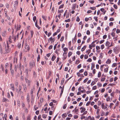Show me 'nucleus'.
Listing matches in <instances>:
<instances>
[{"label":"nucleus","mask_w":120,"mask_h":120,"mask_svg":"<svg viewBox=\"0 0 120 120\" xmlns=\"http://www.w3.org/2000/svg\"><path fill=\"white\" fill-rule=\"evenodd\" d=\"M25 80L26 82L28 83V85L30 84V81L28 80L27 78H25Z\"/></svg>","instance_id":"f8f14e48"},{"label":"nucleus","mask_w":120,"mask_h":120,"mask_svg":"<svg viewBox=\"0 0 120 120\" xmlns=\"http://www.w3.org/2000/svg\"><path fill=\"white\" fill-rule=\"evenodd\" d=\"M88 2L89 3H90L91 4H92L94 3V0H89L88 1Z\"/></svg>","instance_id":"2f4dec72"},{"label":"nucleus","mask_w":120,"mask_h":120,"mask_svg":"<svg viewBox=\"0 0 120 120\" xmlns=\"http://www.w3.org/2000/svg\"><path fill=\"white\" fill-rule=\"evenodd\" d=\"M2 101L3 102H5L6 103L7 102H8L9 101L8 99L4 97L3 98Z\"/></svg>","instance_id":"39448f33"},{"label":"nucleus","mask_w":120,"mask_h":120,"mask_svg":"<svg viewBox=\"0 0 120 120\" xmlns=\"http://www.w3.org/2000/svg\"><path fill=\"white\" fill-rule=\"evenodd\" d=\"M101 73L100 71L99 72L98 74V77L99 78L101 77Z\"/></svg>","instance_id":"7c9ffc66"},{"label":"nucleus","mask_w":120,"mask_h":120,"mask_svg":"<svg viewBox=\"0 0 120 120\" xmlns=\"http://www.w3.org/2000/svg\"><path fill=\"white\" fill-rule=\"evenodd\" d=\"M112 52V49H110L108 53L111 54Z\"/></svg>","instance_id":"0e129e2a"},{"label":"nucleus","mask_w":120,"mask_h":120,"mask_svg":"<svg viewBox=\"0 0 120 120\" xmlns=\"http://www.w3.org/2000/svg\"><path fill=\"white\" fill-rule=\"evenodd\" d=\"M77 74L78 77L80 76L83 77H84V76L83 74H80L79 72L77 73Z\"/></svg>","instance_id":"9d476101"},{"label":"nucleus","mask_w":120,"mask_h":120,"mask_svg":"<svg viewBox=\"0 0 120 120\" xmlns=\"http://www.w3.org/2000/svg\"><path fill=\"white\" fill-rule=\"evenodd\" d=\"M101 107L102 109H106V110H107L108 109L107 107L106 106H105L104 103H102V104Z\"/></svg>","instance_id":"20e7f679"},{"label":"nucleus","mask_w":120,"mask_h":120,"mask_svg":"<svg viewBox=\"0 0 120 120\" xmlns=\"http://www.w3.org/2000/svg\"><path fill=\"white\" fill-rule=\"evenodd\" d=\"M96 49L98 50H99L100 49V48L99 46H97L96 47Z\"/></svg>","instance_id":"338daca9"},{"label":"nucleus","mask_w":120,"mask_h":120,"mask_svg":"<svg viewBox=\"0 0 120 120\" xmlns=\"http://www.w3.org/2000/svg\"><path fill=\"white\" fill-rule=\"evenodd\" d=\"M36 19V16H34L33 17V20L34 21V22Z\"/></svg>","instance_id":"79ce46f5"},{"label":"nucleus","mask_w":120,"mask_h":120,"mask_svg":"<svg viewBox=\"0 0 120 120\" xmlns=\"http://www.w3.org/2000/svg\"><path fill=\"white\" fill-rule=\"evenodd\" d=\"M0 52L1 54L4 53V51H3V49L2 48L0 49Z\"/></svg>","instance_id":"58836bf2"},{"label":"nucleus","mask_w":120,"mask_h":120,"mask_svg":"<svg viewBox=\"0 0 120 120\" xmlns=\"http://www.w3.org/2000/svg\"><path fill=\"white\" fill-rule=\"evenodd\" d=\"M107 37V35H106L105 34L103 36V39H106Z\"/></svg>","instance_id":"6e6d98bb"},{"label":"nucleus","mask_w":120,"mask_h":120,"mask_svg":"<svg viewBox=\"0 0 120 120\" xmlns=\"http://www.w3.org/2000/svg\"><path fill=\"white\" fill-rule=\"evenodd\" d=\"M84 75L85 76H86L87 75V72L86 71L84 73Z\"/></svg>","instance_id":"680f3d73"},{"label":"nucleus","mask_w":120,"mask_h":120,"mask_svg":"<svg viewBox=\"0 0 120 120\" xmlns=\"http://www.w3.org/2000/svg\"><path fill=\"white\" fill-rule=\"evenodd\" d=\"M25 48L26 49H27L28 51L29 50V46L28 45H27V43H25Z\"/></svg>","instance_id":"6e6552de"},{"label":"nucleus","mask_w":120,"mask_h":120,"mask_svg":"<svg viewBox=\"0 0 120 120\" xmlns=\"http://www.w3.org/2000/svg\"><path fill=\"white\" fill-rule=\"evenodd\" d=\"M64 89H61V93H60V97H61V96L62 95V94H63V91H64Z\"/></svg>","instance_id":"393cba45"},{"label":"nucleus","mask_w":120,"mask_h":120,"mask_svg":"<svg viewBox=\"0 0 120 120\" xmlns=\"http://www.w3.org/2000/svg\"><path fill=\"white\" fill-rule=\"evenodd\" d=\"M27 120H30V115H29L27 116Z\"/></svg>","instance_id":"13d9d810"},{"label":"nucleus","mask_w":120,"mask_h":120,"mask_svg":"<svg viewBox=\"0 0 120 120\" xmlns=\"http://www.w3.org/2000/svg\"><path fill=\"white\" fill-rule=\"evenodd\" d=\"M35 65V63L34 61H32L30 63V67L31 68H32L34 65Z\"/></svg>","instance_id":"7ed1b4c3"},{"label":"nucleus","mask_w":120,"mask_h":120,"mask_svg":"<svg viewBox=\"0 0 120 120\" xmlns=\"http://www.w3.org/2000/svg\"><path fill=\"white\" fill-rule=\"evenodd\" d=\"M35 25L37 27L38 29L39 30L40 29L41 27H39L38 24V21L37 20H36V22L35 23Z\"/></svg>","instance_id":"423d86ee"},{"label":"nucleus","mask_w":120,"mask_h":120,"mask_svg":"<svg viewBox=\"0 0 120 120\" xmlns=\"http://www.w3.org/2000/svg\"><path fill=\"white\" fill-rule=\"evenodd\" d=\"M6 33V31H4V32L2 33V36H6L5 34Z\"/></svg>","instance_id":"b1692460"},{"label":"nucleus","mask_w":120,"mask_h":120,"mask_svg":"<svg viewBox=\"0 0 120 120\" xmlns=\"http://www.w3.org/2000/svg\"><path fill=\"white\" fill-rule=\"evenodd\" d=\"M40 56L39 55H38V57L37 58V60L38 62L39 61L40 59Z\"/></svg>","instance_id":"473e14b6"},{"label":"nucleus","mask_w":120,"mask_h":120,"mask_svg":"<svg viewBox=\"0 0 120 120\" xmlns=\"http://www.w3.org/2000/svg\"><path fill=\"white\" fill-rule=\"evenodd\" d=\"M10 71L12 75H14V71L13 70H12L11 68L10 69Z\"/></svg>","instance_id":"cd10ccee"},{"label":"nucleus","mask_w":120,"mask_h":120,"mask_svg":"<svg viewBox=\"0 0 120 120\" xmlns=\"http://www.w3.org/2000/svg\"><path fill=\"white\" fill-rule=\"evenodd\" d=\"M86 45H85L81 49V51L82 52L86 48Z\"/></svg>","instance_id":"2eb2a0df"},{"label":"nucleus","mask_w":120,"mask_h":120,"mask_svg":"<svg viewBox=\"0 0 120 120\" xmlns=\"http://www.w3.org/2000/svg\"><path fill=\"white\" fill-rule=\"evenodd\" d=\"M108 68H106L104 69V71L106 73L108 72Z\"/></svg>","instance_id":"c756f323"},{"label":"nucleus","mask_w":120,"mask_h":120,"mask_svg":"<svg viewBox=\"0 0 120 120\" xmlns=\"http://www.w3.org/2000/svg\"><path fill=\"white\" fill-rule=\"evenodd\" d=\"M26 99L28 103H29L30 102V100L29 98V94H28L27 95Z\"/></svg>","instance_id":"9b49d317"},{"label":"nucleus","mask_w":120,"mask_h":120,"mask_svg":"<svg viewBox=\"0 0 120 120\" xmlns=\"http://www.w3.org/2000/svg\"><path fill=\"white\" fill-rule=\"evenodd\" d=\"M49 40H50L51 41L52 40H53V42H54L55 40L54 38H53L52 37H51L50 38H49Z\"/></svg>","instance_id":"5701e85b"},{"label":"nucleus","mask_w":120,"mask_h":120,"mask_svg":"<svg viewBox=\"0 0 120 120\" xmlns=\"http://www.w3.org/2000/svg\"><path fill=\"white\" fill-rule=\"evenodd\" d=\"M90 8L91 9L93 10H95L96 9V8L95 7H90Z\"/></svg>","instance_id":"37998d69"},{"label":"nucleus","mask_w":120,"mask_h":120,"mask_svg":"<svg viewBox=\"0 0 120 120\" xmlns=\"http://www.w3.org/2000/svg\"><path fill=\"white\" fill-rule=\"evenodd\" d=\"M97 85L99 87H101L102 86V84L100 83H98L97 84Z\"/></svg>","instance_id":"a19ab883"},{"label":"nucleus","mask_w":120,"mask_h":120,"mask_svg":"<svg viewBox=\"0 0 120 120\" xmlns=\"http://www.w3.org/2000/svg\"><path fill=\"white\" fill-rule=\"evenodd\" d=\"M120 30L119 29H117L116 30V33L117 34H119L120 33Z\"/></svg>","instance_id":"3c124183"},{"label":"nucleus","mask_w":120,"mask_h":120,"mask_svg":"<svg viewBox=\"0 0 120 120\" xmlns=\"http://www.w3.org/2000/svg\"><path fill=\"white\" fill-rule=\"evenodd\" d=\"M90 101H89L88 102H87L86 104V106H88L90 105Z\"/></svg>","instance_id":"4d7b16f0"},{"label":"nucleus","mask_w":120,"mask_h":120,"mask_svg":"<svg viewBox=\"0 0 120 120\" xmlns=\"http://www.w3.org/2000/svg\"><path fill=\"white\" fill-rule=\"evenodd\" d=\"M64 79L63 78L62 79L61 81V85H63V83H64Z\"/></svg>","instance_id":"aec40b11"},{"label":"nucleus","mask_w":120,"mask_h":120,"mask_svg":"<svg viewBox=\"0 0 120 120\" xmlns=\"http://www.w3.org/2000/svg\"><path fill=\"white\" fill-rule=\"evenodd\" d=\"M87 61L89 62H91L92 61V59L90 58H89L87 60Z\"/></svg>","instance_id":"de8ad7c7"},{"label":"nucleus","mask_w":120,"mask_h":120,"mask_svg":"<svg viewBox=\"0 0 120 120\" xmlns=\"http://www.w3.org/2000/svg\"><path fill=\"white\" fill-rule=\"evenodd\" d=\"M76 4H74L73 5V6L72 8V10H75L76 8Z\"/></svg>","instance_id":"ddd939ff"},{"label":"nucleus","mask_w":120,"mask_h":120,"mask_svg":"<svg viewBox=\"0 0 120 120\" xmlns=\"http://www.w3.org/2000/svg\"><path fill=\"white\" fill-rule=\"evenodd\" d=\"M20 65H19V64H18L17 65V66L16 67V66H15V70H16V69H17V68H20Z\"/></svg>","instance_id":"72a5a7b5"},{"label":"nucleus","mask_w":120,"mask_h":120,"mask_svg":"<svg viewBox=\"0 0 120 120\" xmlns=\"http://www.w3.org/2000/svg\"><path fill=\"white\" fill-rule=\"evenodd\" d=\"M42 18L45 20H46L47 17L46 16H44L43 15H42Z\"/></svg>","instance_id":"a878e982"},{"label":"nucleus","mask_w":120,"mask_h":120,"mask_svg":"<svg viewBox=\"0 0 120 120\" xmlns=\"http://www.w3.org/2000/svg\"><path fill=\"white\" fill-rule=\"evenodd\" d=\"M110 43L109 41H107L105 44V45L106 46H108L110 44Z\"/></svg>","instance_id":"a211bd4d"},{"label":"nucleus","mask_w":120,"mask_h":120,"mask_svg":"<svg viewBox=\"0 0 120 120\" xmlns=\"http://www.w3.org/2000/svg\"><path fill=\"white\" fill-rule=\"evenodd\" d=\"M76 35L75 37L73 39H72V42L74 44L76 41Z\"/></svg>","instance_id":"1a4fd4ad"},{"label":"nucleus","mask_w":120,"mask_h":120,"mask_svg":"<svg viewBox=\"0 0 120 120\" xmlns=\"http://www.w3.org/2000/svg\"><path fill=\"white\" fill-rule=\"evenodd\" d=\"M64 5L63 4L60 5L59 7V9H60L61 8H63L64 7Z\"/></svg>","instance_id":"c9c22d12"},{"label":"nucleus","mask_w":120,"mask_h":120,"mask_svg":"<svg viewBox=\"0 0 120 120\" xmlns=\"http://www.w3.org/2000/svg\"><path fill=\"white\" fill-rule=\"evenodd\" d=\"M22 86H23L24 91L26 92L27 90V88L26 85L25 84H23Z\"/></svg>","instance_id":"0eeeda50"},{"label":"nucleus","mask_w":120,"mask_h":120,"mask_svg":"<svg viewBox=\"0 0 120 120\" xmlns=\"http://www.w3.org/2000/svg\"><path fill=\"white\" fill-rule=\"evenodd\" d=\"M56 58V56H54V55H53L52 57L51 58V60L52 61H53Z\"/></svg>","instance_id":"dca6fc26"},{"label":"nucleus","mask_w":120,"mask_h":120,"mask_svg":"<svg viewBox=\"0 0 120 120\" xmlns=\"http://www.w3.org/2000/svg\"><path fill=\"white\" fill-rule=\"evenodd\" d=\"M97 89V86H94L92 87V89L93 90H95Z\"/></svg>","instance_id":"8fccbe9b"},{"label":"nucleus","mask_w":120,"mask_h":120,"mask_svg":"<svg viewBox=\"0 0 120 120\" xmlns=\"http://www.w3.org/2000/svg\"><path fill=\"white\" fill-rule=\"evenodd\" d=\"M82 34L80 33H78V37H80L81 36Z\"/></svg>","instance_id":"bf43d9fd"},{"label":"nucleus","mask_w":120,"mask_h":120,"mask_svg":"<svg viewBox=\"0 0 120 120\" xmlns=\"http://www.w3.org/2000/svg\"><path fill=\"white\" fill-rule=\"evenodd\" d=\"M109 29V26H108L106 28L105 30L106 31H108V30Z\"/></svg>","instance_id":"052dcab7"},{"label":"nucleus","mask_w":120,"mask_h":120,"mask_svg":"<svg viewBox=\"0 0 120 120\" xmlns=\"http://www.w3.org/2000/svg\"><path fill=\"white\" fill-rule=\"evenodd\" d=\"M90 32L89 30H87L86 32V34L87 35H89L90 34Z\"/></svg>","instance_id":"c03bdc74"},{"label":"nucleus","mask_w":120,"mask_h":120,"mask_svg":"<svg viewBox=\"0 0 120 120\" xmlns=\"http://www.w3.org/2000/svg\"><path fill=\"white\" fill-rule=\"evenodd\" d=\"M98 18V17H94V19L97 22L98 21V20L97 19Z\"/></svg>","instance_id":"e433bc0d"},{"label":"nucleus","mask_w":120,"mask_h":120,"mask_svg":"<svg viewBox=\"0 0 120 120\" xmlns=\"http://www.w3.org/2000/svg\"><path fill=\"white\" fill-rule=\"evenodd\" d=\"M19 92H20V93H23V92L21 91L22 87L20 85H19Z\"/></svg>","instance_id":"4468645a"},{"label":"nucleus","mask_w":120,"mask_h":120,"mask_svg":"<svg viewBox=\"0 0 120 120\" xmlns=\"http://www.w3.org/2000/svg\"><path fill=\"white\" fill-rule=\"evenodd\" d=\"M103 54L102 53H101L100 54V56L99 57V59L102 58H103Z\"/></svg>","instance_id":"412c9836"},{"label":"nucleus","mask_w":120,"mask_h":120,"mask_svg":"<svg viewBox=\"0 0 120 120\" xmlns=\"http://www.w3.org/2000/svg\"><path fill=\"white\" fill-rule=\"evenodd\" d=\"M91 69L92 70L94 68L95 66V64L94 63H93L91 64Z\"/></svg>","instance_id":"6ab92c4d"},{"label":"nucleus","mask_w":120,"mask_h":120,"mask_svg":"<svg viewBox=\"0 0 120 120\" xmlns=\"http://www.w3.org/2000/svg\"><path fill=\"white\" fill-rule=\"evenodd\" d=\"M63 11H64L62 9L60 10H58V13H61L63 12Z\"/></svg>","instance_id":"4be33fe9"},{"label":"nucleus","mask_w":120,"mask_h":120,"mask_svg":"<svg viewBox=\"0 0 120 120\" xmlns=\"http://www.w3.org/2000/svg\"><path fill=\"white\" fill-rule=\"evenodd\" d=\"M68 49L67 48L65 47L63 49V50L64 51V52H66V51H68Z\"/></svg>","instance_id":"c85d7f7f"},{"label":"nucleus","mask_w":120,"mask_h":120,"mask_svg":"<svg viewBox=\"0 0 120 120\" xmlns=\"http://www.w3.org/2000/svg\"><path fill=\"white\" fill-rule=\"evenodd\" d=\"M30 33H31V37L32 38L33 37V35L34 34L33 31L32 30H31L30 31Z\"/></svg>","instance_id":"4c0bfd02"},{"label":"nucleus","mask_w":120,"mask_h":120,"mask_svg":"<svg viewBox=\"0 0 120 120\" xmlns=\"http://www.w3.org/2000/svg\"><path fill=\"white\" fill-rule=\"evenodd\" d=\"M67 116V115L66 113H64L62 115V116L64 117H66Z\"/></svg>","instance_id":"f704fd0d"},{"label":"nucleus","mask_w":120,"mask_h":120,"mask_svg":"<svg viewBox=\"0 0 120 120\" xmlns=\"http://www.w3.org/2000/svg\"><path fill=\"white\" fill-rule=\"evenodd\" d=\"M80 20V19L78 16L77 17L76 19V21L77 22H79Z\"/></svg>","instance_id":"e2e57ef3"},{"label":"nucleus","mask_w":120,"mask_h":120,"mask_svg":"<svg viewBox=\"0 0 120 120\" xmlns=\"http://www.w3.org/2000/svg\"><path fill=\"white\" fill-rule=\"evenodd\" d=\"M88 78H87L86 79L83 81V82L84 83H86V81H87V80H88Z\"/></svg>","instance_id":"a18cd8bd"},{"label":"nucleus","mask_w":120,"mask_h":120,"mask_svg":"<svg viewBox=\"0 0 120 120\" xmlns=\"http://www.w3.org/2000/svg\"><path fill=\"white\" fill-rule=\"evenodd\" d=\"M113 7L116 9H117V5L115 4L113 5Z\"/></svg>","instance_id":"09e8293b"},{"label":"nucleus","mask_w":120,"mask_h":120,"mask_svg":"<svg viewBox=\"0 0 120 120\" xmlns=\"http://www.w3.org/2000/svg\"><path fill=\"white\" fill-rule=\"evenodd\" d=\"M84 71V69H82L79 71V73H82Z\"/></svg>","instance_id":"864d4df0"},{"label":"nucleus","mask_w":120,"mask_h":120,"mask_svg":"<svg viewBox=\"0 0 120 120\" xmlns=\"http://www.w3.org/2000/svg\"><path fill=\"white\" fill-rule=\"evenodd\" d=\"M111 35L112 36V37H114L115 36V33L113 32H112L111 34Z\"/></svg>","instance_id":"774afa93"},{"label":"nucleus","mask_w":120,"mask_h":120,"mask_svg":"<svg viewBox=\"0 0 120 120\" xmlns=\"http://www.w3.org/2000/svg\"><path fill=\"white\" fill-rule=\"evenodd\" d=\"M67 52H64L63 54V57L62 58L63 60H65L67 56H66Z\"/></svg>","instance_id":"f03ea898"},{"label":"nucleus","mask_w":120,"mask_h":120,"mask_svg":"<svg viewBox=\"0 0 120 120\" xmlns=\"http://www.w3.org/2000/svg\"><path fill=\"white\" fill-rule=\"evenodd\" d=\"M111 61L109 59H108L106 62V63L107 64H109L111 63Z\"/></svg>","instance_id":"f3484780"},{"label":"nucleus","mask_w":120,"mask_h":120,"mask_svg":"<svg viewBox=\"0 0 120 120\" xmlns=\"http://www.w3.org/2000/svg\"><path fill=\"white\" fill-rule=\"evenodd\" d=\"M86 110L85 108L83 109H82L81 111V113H82L84 111H85Z\"/></svg>","instance_id":"5fc2aeb1"},{"label":"nucleus","mask_w":120,"mask_h":120,"mask_svg":"<svg viewBox=\"0 0 120 120\" xmlns=\"http://www.w3.org/2000/svg\"><path fill=\"white\" fill-rule=\"evenodd\" d=\"M105 46L104 45H101V49H102L104 48Z\"/></svg>","instance_id":"ea45409f"},{"label":"nucleus","mask_w":120,"mask_h":120,"mask_svg":"<svg viewBox=\"0 0 120 120\" xmlns=\"http://www.w3.org/2000/svg\"><path fill=\"white\" fill-rule=\"evenodd\" d=\"M71 21V20L70 19H68L67 20H65V22H70Z\"/></svg>","instance_id":"49530a36"},{"label":"nucleus","mask_w":120,"mask_h":120,"mask_svg":"<svg viewBox=\"0 0 120 120\" xmlns=\"http://www.w3.org/2000/svg\"><path fill=\"white\" fill-rule=\"evenodd\" d=\"M72 53L71 52H69L68 53V56L69 57L72 55Z\"/></svg>","instance_id":"bb28decb"},{"label":"nucleus","mask_w":120,"mask_h":120,"mask_svg":"<svg viewBox=\"0 0 120 120\" xmlns=\"http://www.w3.org/2000/svg\"><path fill=\"white\" fill-rule=\"evenodd\" d=\"M78 117V116L77 115H75L74 116V118L75 119H76Z\"/></svg>","instance_id":"603ef678"},{"label":"nucleus","mask_w":120,"mask_h":120,"mask_svg":"<svg viewBox=\"0 0 120 120\" xmlns=\"http://www.w3.org/2000/svg\"><path fill=\"white\" fill-rule=\"evenodd\" d=\"M88 56L86 55H85V56H84V59H87L88 58Z\"/></svg>","instance_id":"69168bd1"},{"label":"nucleus","mask_w":120,"mask_h":120,"mask_svg":"<svg viewBox=\"0 0 120 120\" xmlns=\"http://www.w3.org/2000/svg\"><path fill=\"white\" fill-rule=\"evenodd\" d=\"M4 45L5 46V51H4V54H6L10 52V50L9 49L7 48V49L6 46V45L5 44H4Z\"/></svg>","instance_id":"f257e3e1"}]
</instances>
